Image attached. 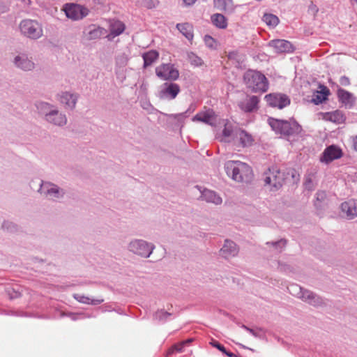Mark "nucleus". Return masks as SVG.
<instances>
[{"label": "nucleus", "mask_w": 357, "mask_h": 357, "mask_svg": "<svg viewBox=\"0 0 357 357\" xmlns=\"http://www.w3.org/2000/svg\"><path fill=\"white\" fill-rule=\"evenodd\" d=\"M225 169L227 175L237 182H249L252 178L251 167L243 162L228 161L225 164Z\"/></svg>", "instance_id": "nucleus-1"}, {"label": "nucleus", "mask_w": 357, "mask_h": 357, "mask_svg": "<svg viewBox=\"0 0 357 357\" xmlns=\"http://www.w3.org/2000/svg\"><path fill=\"white\" fill-rule=\"evenodd\" d=\"M244 82L246 86L255 93L266 92L268 88L266 77L258 71H247L244 75Z\"/></svg>", "instance_id": "nucleus-2"}, {"label": "nucleus", "mask_w": 357, "mask_h": 357, "mask_svg": "<svg viewBox=\"0 0 357 357\" xmlns=\"http://www.w3.org/2000/svg\"><path fill=\"white\" fill-rule=\"evenodd\" d=\"M268 121L275 132L283 135H291L300 130V126L296 121H281L273 118H269Z\"/></svg>", "instance_id": "nucleus-3"}, {"label": "nucleus", "mask_w": 357, "mask_h": 357, "mask_svg": "<svg viewBox=\"0 0 357 357\" xmlns=\"http://www.w3.org/2000/svg\"><path fill=\"white\" fill-rule=\"evenodd\" d=\"M284 174L275 166L268 169L264 174L265 185H268L271 190H278L284 182Z\"/></svg>", "instance_id": "nucleus-4"}, {"label": "nucleus", "mask_w": 357, "mask_h": 357, "mask_svg": "<svg viewBox=\"0 0 357 357\" xmlns=\"http://www.w3.org/2000/svg\"><path fill=\"white\" fill-rule=\"evenodd\" d=\"M21 33L31 39H38L43 34L42 26L36 20H24L20 24Z\"/></svg>", "instance_id": "nucleus-5"}, {"label": "nucleus", "mask_w": 357, "mask_h": 357, "mask_svg": "<svg viewBox=\"0 0 357 357\" xmlns=\"http://www.w3.org/2000/svg\"><path fill=\"white\" fill-rule=\"evenodd\" d=\"M156 75L163 80L174 81L179 77L178 70L172 64H161L155 68Z\"/></svg>", "instance_id": "nucleus-6"}, {"label": "nucleus", "mask_w": 357, "mask_h": 357, "mask_svg": "<svg viewBox=\"0 0 357 357\" xmlns=\"http://www.w3.org/2000/svg\"><path fill=\"white\" fill-rule=\"evenodd\" d=\"M67 17L73 20H81L89 14V10L78 4H66L63 9Z\"/></svg>", "instance_id": "nucleus-7"}, {"label": "nucleus", "mask_w": 357, "mask_h": 357, "mask_svg": "<svg viewBox=\"0 0 357 357\" xmlns=\"http://www.w3.org/2000/svg\"><path fill=\"white\" fill-rule=\"evenodd\" d=\"M342 155V150L339 146L333 144L324 149L320 158V161L328 164L335 160L341 158Z\"/></svg>", "instance_id": "nucleus-8"}, {"label": "nucleus", "mask_w": 357, "mask_h": 357, "mask_svg": "<svg viewBox=\"0 0 357 357\" xmlns=\"http://www.w3.org/2000/svg\"><path fill=\"white\" fill-rule=\"evenodd\" d=\"M234 141L238 146L248 147L253 144L254 138L252 135L246 130L237 128L234 130Z\"/></svg>", "instance_id": "nucleus-9"}, {"label": "nucleus", "mask_w": 357, "mask_h": 357, "mask_svg": "<svg viewBox=\"0 0 357 357\" xmlns=\"http://www.w3.org/2000/svg\"><path fill=\"white\" fill-rule=\"evenodd\" d=\"M268 104L273 107L282 109L290 104V100L287 96L280 93H270L265 96Z\"/></svg>", "instance_id": "nucleus-10"}, {"label": "nucleus", "mask_w": 357, "mask_h": 357, "mask_svg": "<svg viewBox=\"0 0 357 357\" xmlns=\"http://www.w3.org/2000/svg\"><path fill=\"white\" fill-rule=\"evenodd\" d=\"M129 248L134 253L144 257H149L153 250V247L151 245L140 240L131 242Z\"/></svg>", "instance_id": "nucleus-11"}, {"label": "nucleus", "mask_w": 357, "mask_h": 357, "mask_svg": "<svg viewBox=\"0 0 357 357\" xmlns=\"http://www.w3.org/2000/svg\"><path fill=\"white\" fill-rule=\"evenodd\" d=\"M217 116L213 110L211 109H205L198 112L193 118V121H200L206 124L213 126L215 125Z\"/></svg>", "instance_id": "nucleus-12"}, {"label": "nucleus", "mask_w": 357, "mask_h": 357, "mask_svg": "<svg viewBox=\"0 0 357 357\" xmlns=\"http://www.w3.org/2000/svg\"><path fill=\"white\" fill-rule=\"evenodd\" d=\"M180 92V86L175 83H165L160 91L161 98L174 99Z\"/></svg>", "instance_id": "nucleus-13"}, {"label": "nucleus", "mask_w": 357, "mask_h": 357, "mask_svg": "<svg viewBox=\"0 0 357 357\" xmlns=\"http://www.w3.org/2000/svg\"><path fill=\"white\" fill-rule=\"evenodd\" d=\"M259 100L257 96H247L239 103L240 108L245 112H252L258 108Z\"/></svg>", "instance_id": "nucleus-14"}, {"label": "nucleus", "mask_w": 357, "mask_h": 357, "mask_svg": "<svg viewBox=\"0 0 357 357\" xmlns=\"http://www.w3.org/2000/svg\"><path fill=\"white\" fill-rule=\"evenodd\" d=\"M341 210L347 218L353 219L357 216V203L354 200L345 202L341 204Z\"/></svg>", "instance_id": "nucleus-15"}, {"label": "nucleus", "mask_w": 357, "mask_h": 357, "mask_svg": "<svg viewBox=\"0 0 357 357\" xmlns=\"http://www.w3.org/2000/svg\"><path fill=\"white\" fill-rule=\"evenodd\" d=\"M105 32L103 28L92 24L84 31V36L86 40H96L100 38Z\"/></svg>", "instance_id": "nucleus-16"}, {"label": "nucleus", "mask_w": 357, "mask_h": 357, "mask_svg": "<svg viewBox=\"0 0 357 357\" xmlns=\"http://www.w3.org/2000/svg\"><path fill=\"white\" fill-rule=\"evenodd\" d=\"M270 45L278 52H291L294 50L291 43L285 40H272Z\"/></svg>", "instance_id": "nucleus-17"}, {"label": "nucleus", "mask_w": 357, "mask_h": 357, "mask_svg": "<svg viewBox=\"0 0 357 357\" xmlns=\"http://www.w3.org/2000/svg\"><path fill=\"white\" fill-rule=\"evenodd\" d=\"M220 252L225 258L228 259L237 255L238 248L235 243L231 241L226 240Z\"/></svg>", "instance_id": "nucleus-18"}, {"label": "nucleus", "mask_w": 357, "mask_h": 357, "mask_svg": "<svg viewBox=\"0 0 357 357\" xmlns=\"http://www.w3.org/2000/svg\"><path fill=\"white\" fill-rule=\"evenodd\" d=\"M337 94L339 100L346 107H350L354 105L355 102V98L354 95L350 92L342 89H339L337 90Z\"/></svg>", "instance_id": "nucleus-19"}, {"label": "nucleus", "mask_w": 357, "mask_h": 357, "mask_svg": "<svg viewBox=\"0 0 357 357\" xmlns=\"http://www.w3.org/2000/svg\"><path fill=\"white\" fill-rule=\"evenodd\" d=\"M47 121L56 125L63 126L66 123L67 119L65 115L59 113L58 111H52L46 115Z\"/></svg>", "instance_id": "nucleus-20"}, {"label": "nucleus", "mask_w": 357, "mask_h": 357, "mask_svg": "<svg viewBox=\"0 0 357 357\" xmlns=\"http://www.w3.org/2000/svg\"><path fill=\"white\" fill-rule=\"evenodd\" d=\"M15 64L24 70H31L34 68V63L24 54L16 56Z\"/></svg>", "instance_id": "nucleus-21"}, {"label": "nucleus", "mask_w": 357, "mask_h": 357, "mask_svg": "<svg viewBox=\"0 0 357 357\" xmlns=\"http://www.w3.org/2000/svg\"><path fill=\"white\" fill-rule=\"evenodd\" d=\"M323 119L331 121L335 123H342L344 121V116L342 112L335 110L332 112H326L322 114Z\"/></svg>", "instance_id": "nucleus-22"}, {"label": "nucleus", "mask_w": 357, "mask_h": 357, "mask_svg": "<svg viewBox=\"0 0 357 357\" xmlns=\"http://www.w3.org/2000/svg\"><path fill=\"white\" fill-rule=\"evenodd\" d=\"M214 6L225 12L231 13L234 10L235 6L232 0H213Z\"/></svg>", "instance_id": "nucleus-23"}, {"label": "nucleus", "mask_w": 357, "mask_h": 357, "mask_svg": "<svg viewBox=\"0 0 357 357\" xmlns=\"http://www.w3.org/2000/svg\"><path fill=\"white\" fill-rule=\"evenodd\" d=\"M202 198L207 202L220 204L222 199L215 192L210 190H204L202 193Z\"/></svg>", "instance_id": "nucleus-24"}, {"label": "nucleus", "mask_w": 357, "mask_h": 357, "mask_svg": "<svg viewBox=\"0 0 357 357\" xmlns=\"http://www.w3.org/2000/svg\"><path fill=\"white\" fill-rule=\"evenodd\" d=\"M176 28L189 40L193 38V28L189 23L177 24Z\"/></svg>", "instance_id": "nucleus-25"}, {"label": "nucleus", "mask_w": 357, "mask_h": 357, "mask_svg": "<svg viewBox=\"0 0 357 357\" xmlns=\"http://www.w3.org/2000/svg\"><path fill=\"white\" fill-rule=\"evenodd\" d=\"M211 22L214 26L219 29H226L227 26V20L226 17L220 13H215L211 17Z\"/></svg>", "instance_id": "nucleus-26"}, {"label": "nucleus", "mask_w": 357, "mask_h": 357, "mask_svg": "<svg viewBox=\"0 0 357 357\" xmlns=\"http://www.w3.org/2000/svg\"><path fill=\"white\" fill-rule=\"evenodd\" d=\"M320 91L316 92L313 97V102L318 105L321 103L323 101L327 99L328 96L329 95V90L326 86H320Z\"/></svg>", "instance_id": "nucleus-27"}, {"label": "nucleus", "mask_w": 357, "mask_h": 357, "mask_svg": "<svg viewBox=\"0 0 357 357\" xmlns=\"http://www.w3.org/2000/svg\"><path fill=\"white\" fill-rule=\"evenodd\" d=\"M142 57L144 62V66L146 68L151 66L158 59L159 53L155 50H150L147 52H145Z\"/></svg>", "instance_id": "nucleus-28"}, {"label": "nucleus", "mask_w": 357, "mask_h": 357, "mask_svg": "<svg viewBox=\"0 0 357 357\" xmlns=\"http://www.w3.org/2000/svg\"><path fill=\"white\" fill-rule=\"evenodd\" d=\"M77 97L73 94L64 93L60 96V102L70 108H73L76 104Z\"/></svg>", "instance_id": "nucleus-29"}, {"label": "nucleus", "mask_w": 357, "mask_h": 357, "mask_svg": "<svg viewBox=\"0 0 357 357\" xmlns=\"http://www.w3.org/2000/svg\"><path fill=\"white\" fill-rule=\"evenodd\" d=\"M40 190L52 198L59 197V189L52 184H43Z\"/></svg>", "instance_id": "nucleus-30"}, {"label": "nucleus", "mask_w": 357, "mask_h": 357, "mask_svg": "<svg viewBox=\"0 0 357 357\" xmlns=\"http://www.w3.org/2000/svg\"><path fill=\"white\" fill-rule=\"evenodd\" d=\"M125 30V25L121 21H114L110 25V34L113 36H117L122 33Z\"/></svg>", "instance_id": "nucleus-31"}, {"label": "nucleus", "mask_w": 357, "mask_h": 357, "mask_svg": "<svg viewBox=\"0 0 357 357\" xmlns=\"http://www.w3.org/2000/svg\"><path fill=\"white\" fill-rule=\"evenodd\" d=\"M75 298L80 303H86V304H92V305H98L103 302L102 298H98V299H91L89 297L81 296L79 294H77L75 296Z\"/></svg>", "instance_id": "nucleus-32"}, {"label": "nucleus", "mask_w": 357, "mask_h": 357, "mask_svg": "<svg viewBox=\"0 0 357 357\" xmlns=\"http://www.w3.org/2000/svg\"><path fill=\"white\" fill-rule=\"evenodd\" d=\"M263 21L269 26L275 27L279 23L278 17L273 14H265L263 17Z\"/></svg>", "instance_id": "nucleus-33"}, {"label": "nucleus", "mask_w": 357, "mask_h": 357, "mask_svg": "<svg viewBox=\"0 0 357 357\" xmlns=\"http://www.w3.org/2000/svg\"><path fill=\"white\" fill-rule=\"evenodd\" d=\"M301 298L303 301H307L310 304L315 305L316 302L314 300H315L316 296L312 292L307 291V290H305L303 291H301Z\"/></svg>", "instance_id": "nucleus-34"}, {"label": "nucleus", "mask_w": 357, "mask_h": 357, "mask_svg": "<svg viewBox=\"0 0 357 357\" xmlns=\"http://www.w3.org/2000/svg\"><path fill=\"white\" fill-rule=\"evenodd\" d=\"M185 345V342H181L179 343L174 344L167 351L166 356L168 357L173 354L174 352H182Z\"/></svg>", "instance_id": "nucleus-35"}, {"label": "nucleus", "mask_w": 357, "mask_h": 357, "mask_svg": "<svg viewBox=\"0 0 357 357\" xmlns=\"http://www.w3.org/2000/svg\"><path fill=\"white\" fill-rule=\"evenodd\" d=\"M234 131L233 132V130L230 126H228L227 124L225 126V128L222 130V138L221 141H223L225 142H230V137L231 136L234 137Z\"/></svg>", "instance_id": "nucleus-36"}, {"label": "nucleus", "mask_w": 357, "mask_h": 357, "mask_svg": "<svg viewBox=\"0 0 357 357\" xmlns=\"http://www.w3.org/2000/svg\"><path fill=\"white\" fill-rule=\"evenodd\" d=\"M314 178L315 173H310L305 176L304 182L305 188L308 190H312L313 188Z\"/></svg>", "instance_id": "nucleus-37"}, {"label": "nucleus", "mask_w": 357, "mask_h": 357, "mask_svg": "<svg viewBox=\"0 0 357 357\" xmlns=\"http://www.w3.org/2000/svg\"><path fill=\"white\" fill-rule=\"evenodd\" d=\"M188 58L190 63L195 66H200L203 63L202 59L193 53L189 54Z\"/></svg>", "instance_id": "nucleus-38"}, {"label": "nucleus", "mask_w": 357, "mask_h": 357, "mask_svg": "<svg viewBox=\"0 0 357 357\" xmlns=\"http://www.w3.org/2000/svg\"><path fill=\"white\" fill-rule=\"evenodd\" d=\"M158 1H155L153 0H142L141 6L147 9H152L156 7Z\"/></svg>", "instance_id": "nucleus-39"}, {"label": "nucleus", "mask_w": 357, "mask_h": 357, "mask_svg": "<svg viewBox=\"0 0 357 357\" xmlns=\"http://www.w3.org/2000/svg\"><path fill=\"white\" fill-rule=\"evenodd\" d=\"M204 40V43L207 47L212 48V49H215L216 47L217 43H216L215 40L213 38H212L211 36H208V35L205 36Z\"/></svg>", "instance_id": "nucleus-40"}, {"label": "nucleus", "mask_w": 357, "mask_h": 357, "mask_svg": "<svg viewBox=\"0 0 357 357\" xmlns=\"http://www.w3.org/2000/svg\"><path fill=\"white\" fill-rule=\"evenodd\" d=\"M210 344L217 348L218 350L221 351L222 353H226V349L225 347L222 345L221 344H220L218 342L215 341V340H213L212 342H210Z\"/></svg>", "instance_id": "nucleus-41"}, {"label": "nucleus", "mask_w": 357, "mask_h": 357, "mask_svg": "<svg viewBox=\"0 0 357 357\" xmlns=\"http://www.w3.org/2000/svg\"><path fill=\"white\" fill-rule=\"evenodd\" d=\"M9 296L11 299L17 298L21 296V293L15 290L9 291Z\"/></svg>", "instance_id": "nucleus-42"}, {"label": "nucleus", "mask_w": 357, "mask_h": 357, "mask_svg": "<svg viewBox=\"0 0 357 357\" xmlns=\"http://www.w3.org/2000/svg\"><path fill=\"white\" fill-rule=\"evenodd\" d=\"M340 82L343 86H348L350 84L349 79L344 76L340 78Z\"/></svg>", "instance_id": "nucleus-43"}, {"label": "nucleus", "mask_w": 357, "mask_h": 357, "mask_svg": "<svg viewBox=\"0 0 357 357\" xmlns=\"http://www.w3.org/2000/svg\"><path fill=\"white\" fill-rule=\"evenodd\" d=\"M317 199L318 200H319V199L324 200L326 197L325 192H317Z\"/></svg>", "instance_id": "nucleus-44"}, {"label": "nucleus", "mask_w": 357, "mask_h": 357, "mask_svg": "<svg viewBox=\"0 0 357 357\" xmlns=\"http://www.w3.org/2000/svg\"><path fill=\"white\" fill-rule=\"evenodd\" d=\"M183 3L187 6H192L193 5L197 0H183Z\"/></svg>", "instance_id": "nucleus-45"}, {"label": "nucleus", "mask_w": 357, "mask_h": 357, "mask_svg": "<svg viewBox=\"0 0 357 357\" xmlns=\"http://www.w3.org/2000/svg\"><path fill=\"white\" fill-rule=\"evenodd\" d=\"M310 10H311L312 12H314V15H316L317 13H318V8L317 7V6L314 5L313 3H312L310 6Z\"/></svg>", "instance_id": "nucleus-46"}, {"label": "nucleus", "mask_w": 357, "mask_h": 357, "mask_svg": "<svg viewBox=\"0 0 357 357\" xmlns=\"http://www.w3.org/2000/svg\"><path fill=\"white\" fill-rule=\"evenodd\" d=\"M353 145L354 149L357 151V135L353 137Z\"/></svg>", "instance_id": "nucleus-47"}, {"label": "nucleus", "mask_w": 357, "mask_h": 357, "mask_svg": "<svg viewBox=\"0 0 357 357\" xmlns=\"http://www.w3.org/2000/svg\"><path fill=\"white\" fill-rule=\"evenodd\" d=\"M227 356H228L229 357H234L235 356V354H234L233 353L231 352H229V351H227L226 350V353H225Z\"/></svg>", "instance_id": "nucleus-48"}, {"label": "nucleus", "mask_w": 357, "mask_h": 357, "mask_svg": "<svg viewBox=\"0 0 357 357\" xmlns=\"http://www.w3.org/2000/svg\"><path fill=\"white\" fill-rule=\"evenodd\" d=\"M275 245V243H273ZM275 244H282L283 246L286 245V241L281 240L280 241L275 243Z\"/></svg>", "instance_id": "nucleus-49"}, {"label": "nucleus", "mask_w": 357, "mask_h": 357, "mask_svg": "<svg viewBox=\"0 0 357 357\" xmlns=\"http://www.w3.org/2000/svg\"><path fill=\"white\" fill-rule=\"evenodd\" d=\"M236 55V53L234 52H230L228 55V57L229 59H232Z\"/></svg>", "instance_id": "nucleus-50"}, {"label": "nucleus", "mask_w": 357, "mask_h": 357, "mask_svg": "<svg viewBox=\"0 0 357 357\" xmlns=\"http://www.w3.org/2000/svg\"><path fill=\"white\" fill-rule=\"evenodd\" d=\"M185 344H188V343H190L192 342V339H188L187 340L185 341Z\"/></svg>", "instance_id": "nucleus-51"}, {"label": "nucleus", "mask_w": 357, "mask_h": 357, "mask_svg": "<svg viewBox=\"0 0 357 357\" xmlns=\"http://www.w3.org/2000/svg\"><path fill=\"white\" fill-rule=\"evenodd\" d=\"M163 314H164V315H165V316H169V315H170V314H169V313H167V312H164Z\"/></svg>", "instance_id": "nucleus-52"}, {"label": "nucleus", "mask_w": 357, "mask_h": 357, "mask_svg": "<svg viewBox=\"0 0 357 357\" xmlns=\"http://www.w3.org/2000/svg\"><path fill=\"white\" fill-rule=\"evenodd\" d=\"M351 2H355L357 3V0H350Z\"/></svg>", "instance_id": "nucleus-53"}, {"label": "nucleus", "mask_w": 357, "mask_h": 357, "mask_svg": "<svg viewBox=\"0 0 357 357\" xmlns=\"http://www.w3.org/2000/svg\"><path fill=\"white\" fill-rule=\"evenodd\" d=\"M291 287H292V288H297L298 287H297V286H296V285H292V286H291Z\"/></svg>", "instance_id": "nucleus-54"}]
</instances>
